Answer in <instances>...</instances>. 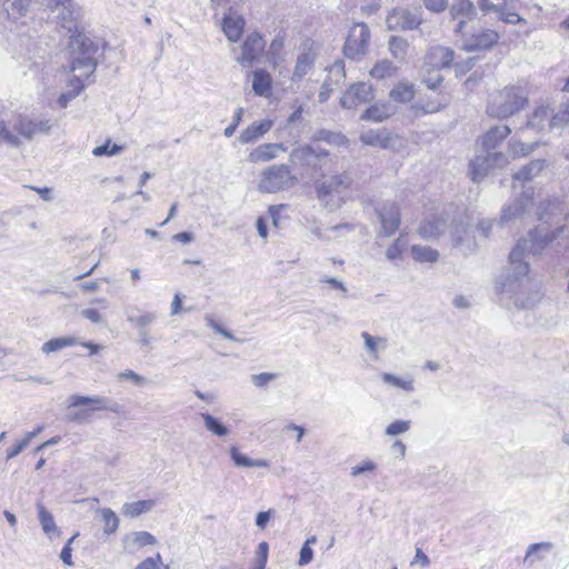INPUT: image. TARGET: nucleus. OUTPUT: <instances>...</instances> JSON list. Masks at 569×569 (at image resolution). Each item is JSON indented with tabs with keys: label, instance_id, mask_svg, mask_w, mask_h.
Listing matches in <instances>:
<instances>
[{
	"label": "nucleus",
	"instance_id": "f257e3e1",
	"mask_svg": "<svg viewBox=\"0 0 569 569\" xmlns=\"http://www.w3.org/2000/svg\"><path fill=\"white\" fill-rule=\"evenodd\" d=\"M555 237L553 233L535 230L528 239L519 240L509 254L507 271L496 281V292L513 299L517 308H532L540 300L541 293L539 283L529 274V257L539 253Z\"/></svg>",
	"mask_w": 569,
	"mask_h": 569
},
{
	"label": "nucleus",
	"instance_id": "f03ea898",
	"mask_svg": "<svg viewBox=\"0 0 569 569\" xmlns=\"http://www.w3.org/2000/svg\"><path fill=\"white\" fill-rule=\"evenodd\" d=\"M528 96L527 84L505 87L491 96L488 112L496 118L511 117L528 104Z\"/></svg>",
	"mask_w": 569,
	"mask_h": 569
},
{
	"label": "nucleus",
	"instance_id": "7ed1b4c3",
	"mask_svg": "<svg viewBox=\"0 0 569 569\" xmlns=\"http://www.w3.org/2000/svg\"><path fill=\"white\" fill-rule=\"evenodd\" d=\"M297 182L298 178L288 164H272L259 173L257 189L263 193H277L293 188Z\"/></svg>",
	"mask_w": 569,
	"mask_h": 569
},
{
	"label": "nucleus",
	"instance_id": "20e7f679",
	"mask_svg": "<svg viewBox=\"0 0 569 569\" xmlns=\"http://www.w3.org/2000/svg\"><path fill=\"white\" fill-rule=\"evenodd\" d=\"M107 402V399L100 396L87 397L80 395H72L68 398V420L81 423L90 418L92 411H116V409L113 407L108 406Z\"/></svg>",
	"mask_w": 569,
	"mask_h": 569
},
{
	"label": "nucleus",
	"instance_id": "39448f33",
	"mask_svg": "<svg viewBox=\"0 0 569 569\" xmlns=\"http://www.w3.org/2000/svg\"><path fill=\"white\" fill-rule=\"evenodd\" d=\"M73 70L79 71L77 76V88L67 89L58 98V104L61 108H67L70 101L80 94L86 86V81L93 74L96 70V61H93L92 52L86 50L81 56L73 57Z\"/></svg>",
	"mask_w": 569,
	"mask_h": 569
},
{
	"label": "nucleus",
	"instance_id": "423d86ee",
	"mask_svg": "<svg viewBox=\"0 0 569 569\" xmlns=\"http://www.w3.org/2000/svg\"><path fill=\"white\" fill-rule=\"evenodd\" d=\"M350 180L348 177H335L322 181L318 187V196L326 207L336 209L349 197Z\"/></svg>",
	"mask_w": 569,
	"mask_h": 569
},
{
	"label": "nucleus",
	"instance_id": "0eeeda50",
	"mask_svg": "<svg viewBox=\"0 0 569 569\" xmlns=\"http://www.w3.org/2000/svg\"><path fill=\"white\" fill-rule=\"evenodd\" d=\"M43 4L51 12H57L54 18L69 31L83 16V9L74 0H43Z\"/></svg>",
	"mask_w": 569,
	"mask_h": 569
},
{
	"label": "nucleus",
	"instance_id": "6e6552de",
	"mask_svg": "<svg viewBox=\"0 0 569 569\" xmlns=\"http://www.w3.org/2000/svg\"><path fill=\"white\" fill-rule=\"evenodd\" d=\"M370 31L365 23H355L347 37L343 52L349 59L357 60L368 51Z\"/></svg>",
	"mask_w": 569,
	"mask_h": 569
},
{
	"label": "nucleus",
	"instance_id": "1a4fd4ad",
	"mask_svg": "<svg viewBox=\"0 0 569 569\" xmlns=\"http://www.w3.org/2000/svg\"><path fill=\"white\" fill-rule=\"evenodd\" d=\"M535 191L531 187L523 189L522 194L519 199L513 200L503 207L500 222L511 223L518 220H523L530 212L532 207Z\"/></svg>",
	"mask_w": 569,
	"mask_h": 569
},
{
	"label": "nucleus",
	"instance_id": "9d476101",
	"mask_svg": "<svg viewBox=\"0 0 569 569\" xmlns=\"http://www.w3.org/2000/svg\"><path fill=\"white\" fill-rule=\"evenodd\" d=\"M360 141L367 146L391 149L397 152H402L406 144L403 138L392 134L387 129L363 131L360 134Z\"/></svg>",
	"mask_w": 569,
	"mask_h": 569
},
{
	"label": "nucleus",
	"instance_id": "9b49d317",
	"mask_svg": "<svg viewBox=\"0 0 569 569\" xmlns=\"http://www.w3.org/2000/svg\"><path fill=\"white\" fill-rule=\"evenodd\" d=\"M509 162L508 156L502 152H486L470 161V173L473 181L481 180L493 168H502Z\"/></svg>",
	"mask_w": 569,
	"mask_h": 569
},
{
	"label": "nucleus",
	"instance_id": "f8f14e48",
	"mask_svg": "<svg viewBox=\"0 0 569 569\" xmlns=\"http://www.w3.org/2000/svg\"><path fill=\"white\" fill-rule=\"evenodd\" d=\"M512 3L513 0H478V6L482 12L497 13L499 19L506 23H525L526 20L513 10Z\"/></svg>",
	"mask_w": 569,
	"mask_h": 569
},
{
	"label": "nucleus",
	"instance_id": "ddd939ff",
	"mask_svg": "<svg viewBox=\"0 0 569 569\" xmlns=\"http://www.w3.org/2000/svg\"><path fill=\"white\" fill-rule=\"evenodd\" d=\"M11 127L17 134L31 139L39 133H48L52 127L50 119L47 118H29L18 116L11 121Z\"/></svg>",
	"mask_w": 569,
	"mask_h": 569
},
{
	"label": "nucleus",
	"instance_id": "4468645a",
	"mask_svg": "<svg viewBox=\"0 0 569 569\" xmlns=\"http://www.w3.org/2000/svg\"><path fill=\"white\" fill-rule=\"evenodd\" d=\"M375 98L373 88L367 82L351 84L340 99L341 107L345 109H356L359 106L372 101Z\"/></svg>",
	"mask_w": 569,
	"mask_h": 569
},
{
	"label": "nucleus",
	"instance_id": "2eb2a0df",
	"mask_svg": "<svg viewBox=\"0 0 569 569\" xmlns=\"http://www.w3.org/2000/svg\"><path fill=\"white\" fill-rule=\"evenodd\" d=\"M386 23L390 30H412L420 26L421 18L417 9L397 8L387 16Z\"/></svg>",
	"mask_w": 569,
	"mask_h": 569
},
{
	"label": "nucleus",
	"instance_id": "dca6fc26",
	"mask_svg": "<svg viewBox=\"0 0 569 569\" xmlns=\"http://www.w3.org/2000/svg\"><path fill=\"white\" fill-rule=\"evenodd\" d=\"M451 241L459 251L468 253L478 247L479 238L475 229L471 230L468 224L459 222L451 230Z\"/></svg>",
	"mask_w": 569,
	"mask_h": 569
},
{
	"label": "nucleus",
	"instance_id": "f3484780",
	"mask_svg": "<svg viewBox=\"0 0 569 569\" xmlns=\"http://www.w3.org/2000/svg\"><path fill=\"white\" fill-rule=\"evenodd\" d=\"M246 20L233 9L226 11L221 18L220 28L229 42H238L243 34Z\"/></svg>",
	"mask_w": 569,
	"mask_h": 569
},
{
	"label": "nucleus",
	"instance_id": "a211bd4d",
	"mask_svg": "<svg viewBox=\"0 0 569 569\" xmlns=\"http://www.w3.org/2000/svg\"><path fill=\"white\" fill-rule=\"evenodd\" d=\"M264 41L258 32L247 36L241 44L240 53L236 57L237 62L247 66L251 64L262 53Z\"/></svg>",
	"mask_w": 569,
	"mask_h": 569
},
{
	"label": "nucleus",
	"instance_id": "6ab92c4d",
	"mask_svg": "<svg viewBox=\"0 0 569 569\" xmlns=\"http://www.w3.org/2000/svg\"><path fill=\"white\" fill-rule=\"evenodd\" d=\"M287 148L283 143H262L248 153V161L251 163L269 162L284 153Z\"/></svg>",
	"mask_w": 569,
	"mask_h": 569
},
{
	"label": "nucleus",
	"instance_id": "aec40b11",
	"mask_svg": "<svg viewBox=\"0 0 569 569\" xmlns=\"http://www.w3.org/2000/svg\"><path fill=\"white\" fill-rule=\"evenodd\" d=\"M499 39L500 36L497 31L485 29L481 32L466 39L462 43V48L466 51L487 50L495 46Z\"/></svg>",
	"mask_w": 569,
	"mask_h": 569
},
{
	"label": "nucleus",
	"instance_id": "412c9836",
	"mask_svg": "<svg viewBox=\"0 0 569 569\" xmlns=\"http://www.w3.org/2000/svg\"><path fill=\"white\" fill-rule=\"evenodd\" d=\"M448 228V220L443 216H432L430 218L425 219L419 229V234L427 239L433 240L438 239L442 236Z\"/></svg>",
	"mask_w": 569,
	"mask_h": 569
},
{
	"label": "nucleus",
	"instance_id": "4be33fe9",
	"mask_svg": "<svg viewBox=\"0 0 569 569\" xmlns=\"http://www.w3.org/2000/svg\"><path fill=\"white\" fill-rule=\"evenodd\" d=\"M379 219L381 223V232L389 237L393 234L400 224V213L396 204H385L379 210Z\"/></svg>",
	"mask_w": 569,
	"mask_h": 569
},
{
	"label": "nucleus",
	"instance_id": "5701e85b",
	"mask_svg": "<svg viewBox=\"0 0 569 569\" xmlns=\"http://www.w3.org/2000/svg\"><path fill=\"white\" fill-rule=\"evenodd\" d=\"M273 126V120L263 119L260 121H254L246 129H243L239 136V141L242 144H248L258 141L261 139Z\"/></svg>",
	"mask_w": 569,
	"mask_h": 569
},
{
	"label": "nucleus",
	"instance_id": "b1692460",
	"mask_svg": "<svg viewBox=\"0 0 569 569\" xmlns=\"http://www.w3.org/2000/svg\"><path fill=\"white\" fill-rule=\"evenodd\" d=\"M453 59V51L446 47H433L426 57L425 68L441 70L449 67Z\"/></svg>",
	"mask_w": 569,
	"mask_h": 569
},
{
	"label": "nucleus",
	"instance_id": "393cba45",
	"mask_svg": "<svg viewBox=\"0 0 569 569\" xmlns=\"http://www.w3.org/2000/svg\"><path fill=\"white\" fill-rule=\"evenodd\" d=\"M511 130L508 126H496L489 129L481 138L480 143L485 152L495 150L509 134Z\"/></svg>",
	"mask_w": 569,
	"mask_h": 569
},
{
	"label": "nucleus",
	"instance_id": "a878e982",
	"mask_svg": "<svg viewBox=\"0 0 569 569\" xmlns=\"http://www.w3.org/2000/svg\"><path fill=\"white\" fill-rule=\"evenodd\" d=\"M552 114H555V111L550 109L549 106L539 104L532 111L527 127L537 131L552 130L548 126V122L552 119Z\"/></svg>",
	"mask_w": 569,
	"mask_h": 569
},
{
	"label": "nucleus",
	"instance_id": "bb28decb",
	"mask_svg": "<svg viewBox=\"0 0 569 569\" xmlns=\"http://www.w3.org/2000/svg\"><path fill=\"white\" fill-rule=\"evenodd\" d=\"M380 379L385 386L399 389L407 393L416 391L415 379L411 375L398 376L391 372H382Z\"/></svg>",
	"mask_w": 569,
	"mask_h": 569
},
{
	"label": "nucleus",
	"instance_id": "cd10ccee",
	"mask_svg": "<svg viewBox=\"0 0 569 569\" xmlns=\"http://www.w3.org/2000/svg\"><path fill=\"white\" fill-rule=\"evenodd\" d=\"M156 543V537L148 531H133L126 535L123 538L124 549L130 552H133L146 546H154Z\"/></svg>",
	"mask_w": 569,
	"mask_h": 569
},
{
	"label": "nucleus",
	"instance_id": "c85d7f7f",
	"mask_svg": "<svg viewBox=\"0 0 569 569\" xmlns=\"http://www.w3.org/2000/svg\"><path fill=\"white\" fill-rule=\"evenodd\" d=\"M229 456L237 468H269L270 463L266 459H251L243 453L239 447L231 446Z\"/></svg>",
	"mask_w": 569,
	"mask_h": 569
},
{
	"label": "nucleus",
	"instance_id": "c756f323",
	"mask_svg": "<svg viewBox=\"0 0 569 569\" xmlns=\"http://www.w3.org/2000/svg\"><path fill=\"white\" fill-rule=\"evenodd\" d=\"M450 12L453 19H460L456 31L461 32L466 21L475 17L476 9L472 2L469 0H455Z\"/></svg>",
	"mask_w": 569,
	"mask_h": 569
},
{
	"label": "nucleus",
	"instance_id": "7c9ffc66",
	"mask_svg": "<svg viewBox=\"0 0 569 569\" xmlns=\"http://www.w3.org/2000/svg\"><path fill=\"white\" fill-rule=\"evenodd\" d=\"M552 549L553 545L549 541L532 543L528 547L523 561L528 566H533L545 560Z\"/></svg>",
	"mask_w": 569,
	"mask_h": 569
},
{
	"label": "nucleus",
	"instance_id": "2f4dec72",
	"mask_svg": "<svg viewBox=\"0 0 569 569\" xmlns=\"http://www.w3.org/2000/svg\"><path fill=\"white\" fill-rule=\"evenodd\" d=\"M379 465L372 458L366 457L360 459L353 466L350 467L349 476L352 479H358L360 477H375L378 473Z\"/></svg>",
	"mask_w": 569,
	"mask_h": 569
},
{
	"label": "nucleus",
	"instance_id": "473e14b6",
	"mask_svg": "<svg viewBox=\"0 0 569 569\" xmlns=\"http://www.w3.org/2000/svg\"><path fill=\"white\" fill-rule=\"evenodd\" d=\"M37 512L40 526L44 535L49 539H52L53 536H58L60 530L56 525L52 513L42 503L37 505Z\"/></svg>",
	"mask_w": 569,
	"mask_h": 569
},
{
	"label": "nucleus",
	"instance_id": "72a5a7b5",
	"mask_svg": "<svg viewBox=\"0 0 569 569\" xmlns=\"http://www.w3.org/2000/svg\"><path fill=\"white\" fill-rule=\"evenodd\" d=\"M543 160H533L529 164L525 166L519 172L513 176V188L516 189L518 183H523L532 180L545 169Z\"/></svg>",
	"mask_w": 569,
	"mask_h": 569
},
{
	"label": "nucleus",
	"instance_id": "f704fd0d",
	"mask_svg": "<svg viewBox=\"0 0 569 569\" xmlns=\"http://www.w3.org/2000/svg\"><path fill=\"white\" fill-rule=\"evenodd\" d=\"M395 110L389 103H375L370 106L362 114V120L381 122L393 114Z\"/></svg>",
	"mask_w": 569,
	"mask_h": 569
},
{
	"label": "nucleus",
	"instance_id": "c9c22d12",
	"mask_svg": "<svg viewBox=\"0 0 569 569\" xmlns=\"http://www.w3.org/2000/svg\"><path fill=\"white\" fill-rule=\"evenodd\" d=\"M412 259L419 263H435L439 260L440 253L429 246L412 244L410 248Z\"/></svg>",
	"mask_w": 569,
	"mask_h": 569
},
{
	"label": "nucleus",
	"instance_id": "e433bc0d",
	"mask_svg": "<svg viewBox=\"0 0 569 569\" xmlns=\"http://www.w3.org/2000/svg\"><path fill=\"white\" fill-rule=\"evenodd\" d=\"M271 76L264 70H257L253 73L252 89L260 97H269L271 94Z\"/></svg>",
	"mask_w": 569,
	"mask_h": 569
},
{
	"label": "nucleus",
	"instance_id": "4c0bfd02",
	"mask_svg": "<svg viewBox=\"0 0 569 569\" xmlns=\"http://www.w3.org/2000/svg\"><path fill=\"white\" fill-rule=\"evenodd\" d=\"M316 58V51L313 49V44H311L307 50H303L297 58V63L295 67L293 77L301 78L311 68Z\"/></svg>",
	"mask_w": 569,
	"mask_h": 569
},
{
	"label": "nucleus",
	"instance_id": "58836bf2",
	"mask_svg": "<svg viewBox=\"0 0 569 569\" xmlns=\"http://www.w3.org/2000/svg\"><path fill=\"white\" fill-rule=\"evenodd\" d=\"M361 337L365 342L366 351L373 358L378 359L379 353L387 349V339L382 337L372 336L368 332H362Z\"/></svg>",
	"mask_w": 569,
	"mask_h": 569
},
{
	"label": "nucleus",
	"instance_id": "ea45409f",
	"mask_svg": "<svg viewBox=\"0 0 569 569\" xmlns=\"http://www.w3.org/2000/svg\"><path fill=\"white\" fill-rule=\"evenodd\" d=\"M154 506L156 502L151 499L126 502L122 506V513L127 517L136 518L151 511Z\"/></svg>",
	"mask_w": 569,
	"mask_h": 569
},
{
	"label": "nucleus",
	"instance_id": "a19ab883",
	"mask_svg": "<svg viewBox=\"0 0 569 569\" xmlns=\"http://www.w3.org/2000/svg\"><path fill=\"white\" fill-rule=\"evenodd\" d=\"M201 419L207 431L211 435L223 438L230 433L229 428L219 419L210 413H201Z\"/></svg>",
	"mask_w": 569,
	"mask_h": 569
},
{
	"label": "nucleus",
	"instance_id": "79ce46f5",
	"mask_svg": "<svg viewBox=\"0 0 569 569\" xmlns=\"http://www.w3.org/2000/svg\"><path fill=\"white\" fill-rule=\"evenodd\" d=\"M97 512L99 513L100 519L103 523L104 535L110 536L117 532L120 525V519L117 516V513L108 507L100 508L97 510Z\"/></svg>",
	"mask_w": 569,
	"mask_h": 569
},
{
	"label": "nucleus",
	"instance_id": "37998d69",
	"mask_svg": "<svg viewBox=\"0 0 569 569\" xmlns=\"http://www.w3.org/2000/svg\"><path fill=\"white\" fill-rule=\"evenodd\" d=\"M76 343L77 339L73 337L53 338L42 345L41 351L44 355L56 353L64 348L74 346Z\"/></svg>",
	"mask_w": 569,
	"mask_h": 569
},
{
	"label": "nucleus",
	"instance_id": "c03bdc74",
	"mask_svg": "<svg viewBox=\"0 0 569 569\" xmlns=\"http://www.w3.org/2000/svg\"><path fill=\"white\" fill-rule=\"evenodd\" d=\"M319 153L308 146H301L293 149L290 153V161L292 163L309 164L312 157H318Z\"/></svg>",
	"mask_w": 569,
	"mask_h": 569
},
{
	"label": "nucleus",
	"instance_id": "a18cd8bd",
	"mask_svg": "<svg viewBox=\"0 0 569 569\" xmlns=\"http://www.w3.org/2000/svg\"><path fill=\"white\" fill-rule=\"evenodd\" d=\"M408 246H409V242H408L407 236L400 234L393 241V243L390 247H388V249L386 251L387 259L388 260H396V259L401 258L402 253L406 251Z\"/></svg>",
	"mask_w": 569,
	"mask_h": 569
},
{
	"label": "nucleus",
	"instance_id": "49530a36",
	"mask_svg": "<svg viewBox=\"0 0 569 569\" xmlns=\"http://www.w3.org/2000/svg\"><path fill=\"white\" fill-rule=\"evenodd\" d=\"M396 68L388 60L378 61L370 70V76L375 79H385L395 74Z\"/></svg>",
	"mask_w": 569,
	"mask_h": 569
},
{
	"label": "nucleus",
	"instance_id": "de8ad7c7",
	"mask_svg": "<svg viewBox=\"0 0 569 569\" xmlns=\"http://www.w3.org/2000/svg\"><path fill=\"white\" fill-rule=\"evenodd\" d=\"M390 97L398 102H407L413 98V88L408 83L400 82L390 92Z\"/></svg>",
	"mask_w": 569,
	"mask_h": 569
},
{
	"label": "nucleus",
	"instance_id": "09e8293b",
	"mask_svg": "<svg viewBox=\"0 0 569 569\" xmlns=\"http://www.w3.org/2000/svg\"><path fill=\"white\" fill-rule=\"evenodd\" d=\"M116 379L119 382L129 381L137 387H143L148 382V380L144 376L139 375L138 372H136L131 369H126L123 371L118 372L116 376Z\"/></svg>",
	"mask_w": 569,
	"mask_h": 569
},
{
	"label": "nucleus",
	"instance_id": "8fccbe9b",
	"mask_svg": "<svg viewBox=\"0 0 569 569\" xmlns=\"http://www.w3.org/2000/svg\"><path fill=\"white\" fill-rule=\"evenodd\" d=\"M122 150H123L122 146L114 143L111 140H107L103 144L97 146L96 148H93L92 154L94 157H103V156L113 157V156L119 154Z\"/></svg>",
	"mask_w": 569,
	"mask_h": 569
},
{
	"label": "nucleus",
	"instance_id": "3c124183",
	"mask_svg": "<svg viewBox=\"0 0 569 569\" xmlns=\"http://www.w3.org/2000/svg\"><path fill=\"white\" fill-rule=\"evenodd\" d=\"M317 542V537L311 536L309 537L305 543L302 545L300 552H299V560L298 565L303 567L309 565L313 559V550L311 548L312 545Z\"/></svg>",
	"mask_w": 569,
	"mask_h": 569
},
{
	"label": "nucleus",
	"instance_id": "603ef678",
	"mask_svg": "<svg viewBox=\"0 0 569 569\" xmlns=\"http://www.w3.org/2000/svg\"><path fill=\"white\" fill-rule=\"evenodd\" d=\"M537 143L525 144L518 140L511 139L508 146L509 154L512 158L522 157L533 152Z\"/></svg>",
	"mask_w": 569,
	"mask_h": 569
},
{
	"label": "nucleus",
	"instance_id": "864d4df0",
	"mask_svg": "<svg viewBox=\"0 0 569 569\" xmlns=\"http://www.w3.org/2000/svg\"><path fill=\"white\" fill-rule=\"evenodd\" d=\"M411 427V422L409 420L398 419L390 422L386 429L385 433L389 437H396L406 433L409 431Z\"/></svg>",
	"mask_w": 569,
	"mask_h": 569
},
{
	"label": "nucleus",
	"instance_id": "5fc2aeb1",
	"mask_svg": "<svg viewBox=\"0 0 569 569\" xmlns=\"http://www.w3.org/2000/svg\"><path fill=\"white\" fill-rule=\"evenodd\" d=\"M566 124H569V103L555 112L552 119L548 122L551 129L562 128Z\"/></svg>",
	"mask_w": 569,
	"mask_h": 569
},
{
	"label": "nucleus",
	"instance_id": "6e6d98bb",
	"mask_svg": "<svg viewBox=\"0 0 569 569\" xmlns=\"http://www.w3.org/2000/svg\"><path fill=\"white\" fill-rule=\"evenodd\" d=\"M134 569H169V567L163 565L161 555L157 552L153 557H148L139 562Z\"/></svg>",
	"mask_w": 569,
	"mask_h": 569
},
{
	"label": "nucleus",
	"instance_id": "4d7b16f0",
	"mask_svg": "<svg viewBox=\"0 0 569 569\" xmlns=\"http://www.w3.org/2000/svg\"><path fill=\"white\" fill-rule=\"evenodd\" d=\"M0 141H3L8 144L17 146L19 143L18 134L14 129H10V127L2 120H0Z\"/></svg>",
	"mask_w": 569,
	"mask_h": 569
},
{
	"label": "nucleus",
	"instance_id": "13d9d810",
	"mask_svg": "<svg viewBox=\"0 0 569 569\" xmlns=\"http://www.w3.org/2000/svg\"><path fill=\"white\" fill-rule=\"evenodd\" d=\"M407 47V41L401 38L392 37L389 41V50L397 59L403 58Z\"/></svg>",
	"mask_w": 569,
	"mask_h": 569
},
{
	"label": "nucleus",
	"instance_id": "bf43d9fd",
	"mask_svg": "<svg viewBox=\"0 0 569 569\" xmlns=\"http://www.w3.org/2000/svg\"><path fill=\"white\" fill-rule=\"evenodd\" d=\"M204 321L207 323V326L211 329H213L217 333L221 335L222 337L227 338L228 340H236V337L233 336L232 332L226 330L224 328H222V326L220 323H218L214 318L210 315H207L204 317Z\"/></svg>",
	"mask_w": 569,
	"mask_h": 569
},
{
	"label": "nucleus",
	"instance_id": "052dcab7",
	"mask_svg": "<svg viewBox=\"0 0 569 569\" xmlns=\"http://www.w3.org/2000/svg\"><path fill=\"white\" fill-rule=\"evenodd\" d=\"M427 74L423 78L425 83L431 88H437L442 82V77L439 73V70L432 68H425Z\"/></svg>",
	"mask_w": 569,
	"mask_h": 569
},
{
	"label": "nucleus",
	"instance_id": "680f3d73",
	"mask_svg": "<svg viewBox=\"0 0 569 569\" xmlns=\"http://www.w3.org/2000/svg\"><path fill=\"white\" fill-rule=\"evenodd\" d=\"M276 378H277L276 373H272V372H261V373L253 375L251 377V381H252V383L256 387L261 388V387L267 386L269 382H271Z\"/></svg>",
	"mask_w": 569,
	"mask_h": 569
},
{
	"label": "nucleus",
	"instance_id": "e2e57ef3",
	"mask_svg": "<svg viewBox=\"0 0 569 569\" xmlns=\"http://www.w3.org/2000/svg\"><path fill=\"white\" fill-rule=\"evenodd\" d=\"M268 555H269V546L267 542H260L257 548V558L254 563L261 567L267 566L268 561Z\"/></svg>",
	"mask_w": 569,
	"mask_h": 569
},
{
	"label": "nucleus",
	"instance_id": "0e129e2a",
	"mask_svg": "<svg viewBox=\"0 0 569 569\" xmlns=\"http://www.w3.org/2000/svg\"><path fill=\"white\" fill-rule=\"evenodd\" d=\"M156 319L157 316L153 312H144L136 319L131 317L128 318L130 322H133L138 327H147L149 325H152L156 321Z\"/></svg>",
	"mask_w": 569,
	"mask_h": 569
},
{
	"label": "nucleus",
	"instance_id": "69168bd1",
	"mask_svg": "<svg viewBox=\"0 0 569 569\" xmlns=\"http://www.w3.org/2000/svg\"><path fill=\"white\" fill-rule=\"evenodd\" d=\"M29 446L28 439L24 437L18 440L12 447L7 450V459L10 460L17 457L20 452H22Z\"/></svg>",
	"mask_w": 569,
	"mask_h": 569
},
{
	"label": "nucleus",
	"instance_id": "338daca9",
	"mask_svg": "<svg viewBox=\"0 0 569 569\" xmlns=\"http://www.w3.org/2000/svg\"><path fill=\"white\" fill-rule=\"evenodd\" d=\"M492 228V221L490 220H480L475 228L476 234L478 236L479 240H483L489 236V232Z\"/></svg>",
	"mask_w": 569,
	"mask_h": 569
},
{
	"label": "nucleus",
	"instance_id": "774afa93",
	"mask_svg": "<svg viewBox=\"0 0 569 569\" xmlns=\"http://www.w3.org/2000/svg\"><path fill=\"white\" fill-rule=\"evenodd\" d=\"M425 7L432 12H442L448 7V0H423Z\"/></svg>",
	"mask_w": 569,
	"mask_h": 569
}]
</instances>
